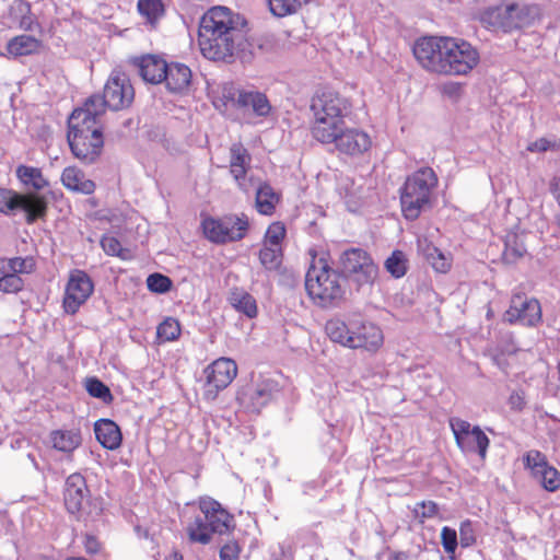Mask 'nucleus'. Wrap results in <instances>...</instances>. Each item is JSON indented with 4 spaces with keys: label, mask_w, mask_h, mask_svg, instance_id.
I'll list each match as a JSON object with an SVG mask.
<instances>
[{
    "label": "nucleus",
    "mask_w": 560,
    "mask_h": 560,
    "mask_svg": "<svg viewBox=\"0 0 560 560\" xmlns=\"http://www.w3.org/2000/svg\"><path fill=\"white\" fill-rule=\"evenodd\" d=\"M412 52L422 69L444 77L467 75L480 61L475 46L452 36H421L415 42Z\"/></svg>",
    "instance_id": "obj_1"
},
{
    "label": "nucleus",
    "mask_w": 560,
    "mask_h": 560,
    "mask_svg": "<svg viewBox=\"0 0 560 560\" xmlns=\"http://www.w3.org/2000/svg\"><path fill=\"white\" fill-rule=\"evenodd\" d=\"M245 21L224 5L208 9L199 21L197 42L201 55L231 62L244 38Z\"/></svg>",
    "instance_id": "obj_2"
},
{
    "label": "nucleus",
    "mask_w": 560,
    "mask_h": 560,
    "mask_svg": "<svg viewBox=\"0 0 560 560\" xmlns=\"http://www.w3.org/2000/svg\"><path fill=\"white\" fill-rule=\"evenodd\" d=\"M103 104L97 100L85 101L68 119L67 140L73 156L83 164H93L104 149L102 125Z\"/></svg>",
    "instance_id": "obj_3"
},
{
    "label": "nucleus",
    "mask_w": 560,
    "mask_h": 560,
    "mask_svg": "<svg viewBox=\"0 0 560 560\" xmlns=\"http://www.w3.org/2000/svg\"><path fill=\"white\" fill-rule=\"evenodd\" d=\"M310 132L317 142L330 145L347 125L351 114L349 98L332 89H320L311 98Z\"/></svg>",
    "instance_id": "obj_4"
},
{
    "label": "nucleus",
    "mask_w": 560,
    "mask_h": 560,
    "mask_svg": "<svg viewBox=\"0 0 560 560\" xmlns=\"http://www.w3.org/2000/svg\"><path fill=\"white\" fill-rule=\"evenodd\" d=\"M305 291L315 306L338 307L347 301L348 280L329 265L325 256L314 254L305 275Z\"/></svg>",
    "instance_id": "obj_5"
},
{
    "label": "nucleus",
    "mask_w": 560,
    "mask_h": 560,
    "mask_svg": "<svg viewBox=\"0 0 560 560\" xmlns=\"http://www.w3.org/2000/svg\"><path fill=\"white\" fill-rule=\"evenodd\" d=\"M328 338L349 349H361L375 353L384 342L382 329L363 318H350L348 322L331 318L325 324Z\"/></svg>",
    "instance_id": "obj_6"
},
{
    "label": "nucleus",
    "mask_w": 560,
    "mask_h": 560,
    "mask_svg": "<svg viewBox=\"0 0 560 560\" xmlns=\"http://www.w3.org/2000/svg\"><path fill=\"white\" fill-rule=\"evenodd\" d=\"M438 185L439 177L429 166L420 167L408 175L399 189L402 217L408 221H415L423 211L431 209Z\"/></svg>",
    "instance_id": "obj_7"
},
{
    "label": "nucleus",
    "mask_w": 560,
    "mask_h": 560,
    "mask_svg": "<svg viewBox=\"0 0 560 560\" xmlns=\"http://www.w3.org/2000/svg\"><path fill=\"white\" fill-rule=\"evenodd\" d=\"M200 514H196L186 526L191 542L207 545L213 534H228L234 529V517L219 501L200 497L197 501Z\"/></svg>",
    "instance_id": "obj_8"
},
{
    "label": "nucleus",
    "mask_w": 560,
    "mask_h": 560,
    "mask_svg": "<svg viewBox=\"0 0 560 560\" xmlns=\"http://www.w3.org/2000/svg\"><path fill=\"white\" fill-rule=\"evenodd\" d=\"M538 13L536 4L502 1L485 9L480 14V22L490 31L512 33L532 25Z\"/></svg>",
    "instance_id": "obj_9"
},
{
    "label": "nucleus",
    "mask_w": 560,
    "mask_h": 560,
    "mask_svg": "<svg viewBox=\"0 0 560 560\" xmlns=\"http://www.w3.org/2000/svg\"><path fill=\"white\" fill-rule=\"evenodd\" d=\"M249 228L250 222L245 213H229L222 217L206 215L201 220V230L205 237L218 245L243 240Z\"/></svg>",
    "instance_id": "obj_10"
},
{
    "label": "nucleus",
    "mask_w": 560,
    "mask_h": 560,
    "mask_svg": "<svg viewBox=\"0 0 560 560\" xmlns=\"http://www.w3.org/2000/svg\"><path fill=\"white\" fill-rule=\"evenodd\" d=\"M63 502L68 513L77 521L91 522L101 514V508L92 504L90 490L81 474H72L66 480Z\"/></svg>",
    "instance_id": "obj_11"
},
{
    "label": "nucleus",
    "mask_w": 560,
    "mask_h": 560,
    "mask_svg": "<svg viewBox=\"0 0 560 560\" xmlns=\"http://www.w3.org/2000/svg\"><path fill=\"white\" fill-rule=\"evenodd\" d=\"M36 270L33 256L0 257V293L18 295L25 289L24 276Z\"/></svg>",
    "instance_id": "obj_12"
},
{
    "label": "nucleus",
    "mask_w": 560,
    "mask_h": 560,
    "mask_svg": "<svg viewBox=\"0 0 560 560\" xmlns=\"http://www.w3.org/2000/svg\"><path fill=\"white\" fill-rule=\"evenodd\" d=\"M97 98L103 104L102 117L106 108L121 110L128 108L135 100V89L124 72L112 73L104 86L103 95H92L86 101Z\"/></svg>",
    "instance_id": "obj_13"
},
{
    "label": "nucleus",
    "mask_w": 560,
    "mask_h": 560,
    "mask_svg": "<svg viewBox=\"0 0 560 560\" xmlns=\"http://www.w3.org/2000/svg\"><path fill=\"white\" fill-rule=\"evenodd\" d=\"M220 101L224 107L252 110L259 117H266L271 112V104L265 93L257 90H240L232 84L223 85Z\"/></svg>",
    "instance_id": "obj_14"
},
{
    "label": "nucleus",
    "mask_w": 560,
    "mask_h": 560,
    "mask_svg": "<svg viewBox=\"0 0 560 560\" xmlns=\"http://www.w3.org/2000/svg\"><path fill=\"white\" fill-rule=\"evenodd\" d=\"M450 427L456 445L463 453H476L481 459L486 458L490 440L480 427H471L460 418H451Z\"/></svg>",
    "instance_id": "obj_15"
},
{
    "label": "nucleus",
    "mask_w": 560,
    "mask_h": 560,
    "mask_svg": "<svg viewBox=\"0 0 560 560\" xmlns=\"http://www.w3.org/2000/svg\"><path fill=\"white\" fill-rule=\"evenodd\" d=\"M206 389L203 398L214 400L219 392L225 389L237 375V364L230 358H219L205 369Z\"/></svg>",
    "instance_id": "obj_16"
},
{
    "label": "nucleus",
    "mask_w": 560,
    "mask_h": 560,
    "mask_svg": "<svg viewBox=\"0 0 560 560\" xmlns=\"http://www.w3.org/2000/svg\"><path fill=\"white\" fill-rule=\"evenodd\" d=\"M252 155L243 143H233L229 149V172L237 188L244 194L257 187L258 180L249 174Z\"/></svg>",
    "instance_id": "obj_17"
},
{
    "label": "nucleus",
    "mask_w": 560,
    "mask_h": 560,
    "mask_svg": "<svg viewBox=\"0 0 560 560\" xmlns=\"http://www.w3.org/2000/svg\"><path fill=\"white\" fill-rule=\"evenodd\" d=\"M94 291V283L83 270H72L65 288L62 307L67 314L74 315Z\"/></svg>",
    "instance_id": "obj_18"
},
{
    "label": "nucleus",
    "mask_w": 560,
    "mask_h": 560,
    "mask_svg": "<svg viewBox=\"0 0 560 560\" xmlns=\"http://www.w3.org/2000/svg\"><path fill=\"white\" fill-rule=\"evenodd\" d=\"M342 270L354 277L360 284L372 283L377 275L378 267L370 254L362 248H350L340 257Z\"/></svg>",
    "instance_id": "obj_19"
},
{
    "label": "nucleus",
    "mask_w": 560,
    "mask_h": 560,
    "mask_svg": "<svg viewBox=\"0 0 560 560\" xmlns=\"http://www.w3.org/2000/svg\"><path fill=\"white\" fill-rule=\"evenodd\" d=\"M331 145L338 154L355 159L363 156L372 149L373 140L365 130L346 125Z\"/></svg>",
    "instance_id": "obj_20"
},
{
    "label": "nucleus",
    "mask_w": 560,
    "mask_h": 560,
    "mask_svg": "<svg viewBox=\"0 0 560 560\" xmlns=\"http://www.w3.org/2000/svg\"><path fill=\"white\" fill-rule=\"evenodd\" d=\"M504 317L510 324L520 323L524 326L534 327L542 318L540 303L534 298L527 299L524 293H514Z\"/></svg>",
    "instance_id": "obj_21"
},
{
    "label": "nucleus",
    "mask_w": 560,
    "mask_h": 560,
    "mask_svg": "<svg viewBox=\"0 0 560 560\" xmlns=\"http://www.w3.org/2000/svg\"><path fill=\"white\" fill-rule=\"evenodd\" d=\"M279 390L280 387L276 380L270 376L261 375L254 387L241 392L237 396V399L242 405H245L255 411H259L260 408L272 400Z\"/></svg>",
    "instance_id": "obj_22"
},
{
    "label": "nucleus",
    "mask_w": 560,
    "mask_h": 560,
    "mask_svg": "<svg viewBox=\"0 0 560 560\" xmlns=\"http://www.w3.org/2000/svg\"><path fill=\"white\" fill-rule=\"evenodd\" d=\"M24 212L27 224H33L43 219L47 213V202L43 196L34 192L16 194L14 215Z\"/></svg>",
    "instance_id": "obj_23"
},
{
    "label": "nucleus",
    "mask_w": 560,
    "mask_h": 560,
    "mask_svg": "<svg viewBox=\"0 0 560 560\" xmlns=\"http://www.w3.org/2000/svg\"><path fill=\"white\" fill-rule=\"evenodd\" d=\"M60 180L62 186L73 194L90 196L96 190L95 182L88 178L85 172L77 165L65 167Z\"/></svg>",
    "instance_id": "obj_24"
},
{
    "label": "nucleus",
    "mask_w": 560,
    "mask_h": 560,
    "mask_svg": "<svg viewBox=\"0 0 560 560\" xmlns=\"http://www.w3.org/2000/svg\"><path fill=\"white\" fill-rule=\"evenodd\" d=\"M44 49L42 39L26 34L13 36L5 45V52L8 58H21L27 56L38 55Z\"/></svg>",
    "instance_id": "obj_25"
},
{
    "label": "nucleus",
    "mask_w": 560,
    "mask_h": 560,
    "mask_svg": "<svg viewBox=\"0 0 560 560\" xmlns=\"http://www.w3.org/2000/svg\"><path fill=\"white\" fill-rule=\"evenodd\" d=\"M281 198V194L276 191L268 182H259L255 194V209L261 215L271 217L276 213Z\"/></svg>",
    "instance_id": "obj_26"
},
{
    "label": "nucleus",
    "mask_w": 560,
    "mask_h": 560,
    "mask_svg": "<svg viewBox=\"0 0 560 560\" xmlns=\"http://www.w3.org/2000/svg\"><path fill=\"white\" fill-rule=\"evenodd\" d=\"M96 440L106 450H117L122 442L120 428L110 419H100L94 423Z\"/></svg>",
    "instance_id": "obj_27"
},
{
    "label": "nucleus",
    "mask_w": 560,
    "mask_h": 560,
    "mask_svg": "<svg viewBox=\"0 0 560 560\" xmlns=\"http://www.w3.org/2000/svg\"><path fill=\"white\" fill-rule=\"evenodd\" d=\"M138 68L141 78L149 83L158 84L163 82L167 70V63L164 59L147 55L138 59Z\"/></svg>",
    "instance_id": "obj_28"
},
{
    "label": "nucleus",
    "mask_w": 560,
    "mask_h": 560,
    "mask_svg": "<svg viewBox=\"0 0 560 560\" xmlns=\"http://www.w3.org/2000/svg\"><path fill=\"white\" fill-rule=\"evenodd\" d=\"M163 81L170 92L182 93L188 89L191 82V70L186 65L172 62L167 65Z\"/></svg>",
    "instance_id": "obj_29"
},
{
    "label": "nucleus",
    "mask_w": 560,
    "mask_h": 560,
    "mask_svg": "<svg viewBox=\"0 0 560 560\" xmlns=\"http://www.w3.org/2000/svg\"><path fill=\"white\" fill-rule=\"evenodd\" d=\"M229 302L237 312L246 315L248 318H255L258 314L255 298L244 289L234 288L231 290Z\"/></svg>",
    "instance_id": "obj_30"
},
{
    "label": "nucleus",
    "mask_w": 560,
    "mask_h": 560,
    "mask_svg": "<svg viewBox=\"0 0 560 560\" xmlns=\"http://www.w3.org/2000/svg\"><path fill=\"white\" fill-rule=\"evenodd\" d=\"M52 447L63 453H72L82 442L79 430H55L50 433Z\"/></svg>",
    "instance_id": "obj_31"
},
{
    "label": "nucleus",
    "mask_w": 560,
    "mask_h": 560,
    "mask_svg": "<svg viewBox=\"0 0 560 560\" xmlns=\"http://www.w3.org/2000/svg\"><path fill=\"white\" fill-rule=\"evenodd\" d=\"M137 10L151 27H156L166 13L163 0H138Z\"/></svg>",
    "instance_id": "obj_32"
},
{
    "label": "nucleus",
    "mask_w": 560,
    "mask_h": 560,
    "mask_svg": "<svg viewBox=\"0 0 560 560\" xmlns=\"http://www.w3.org/2000/svg\"><path fill=\"white\" fill-rule=\"evenodd\" d=\"M422 254L432 268L440 273H446L452 268L453 258L451 254H444L432 243H427L421 248Z\"/></svg>",
    "instance_id": "obj_33"
},
{
    "label": "nucleus",
    "mask_w": 560,
    "mask_h": 560,
    "mask_svg": "<svg viewBox=\"0 0 560 560\" xmlns=\"http://www.w3.org/2000/svg\"><path fill=\"white\" fill-rule=\"evenodd\" d=\"M16 176L24 186L31 187L36 191L48 186V180L38 167L20 165L16 168Z\"/></svg>",
    "instance_id": "obj_34"
},
{
    "label": "nucleus",
    "mask_w": 560,
    "mask_h": 560,
    "mask_svg": "<svg viewBox=\"0 0 560 560\" xmlns=\"http://www.w3.org/2000/svg\"><path fill=\"white\" fill-rule=\"evenodd\" d=\"M272 15L285 18L296 14L308 0H266Z\"/></svg>",
    "instance_id": "obj_35"
},
{
    "label": "nucleus",
    "mask_w": 560,
    "mask_h": 560,
    "mask_svg": "<svg viewBox=\"0 0 560 560\" xmlns=\"http://www.w3.org/2000/svg\"><path fill=\"white\" fill-rule=\"evenodd\" d=\"M385 269L392 277L399 279L402 278L408 270V259L406 254L400 249H395L390 256L385 260Z\"/></svg>",
    "instance_id": "obj_36"
},
{
    "label": "nucleus",
    "mask_w": 560,
    "mask_h": 560,
    "mask_svg": "<svg viewBox=\"0 0 560 560\" xmlns=\"http://www.w3.org/2000/svg\"><path fill=\"white\" fill-rule=\"evenodd\" d=\"M287 236L285 224L281 221L271 222L262 237V244L271 247H282Z\"/></svg>",
    "instance_id": "obj_37"
},
{
    "label": "nucleus",
    "mask_w": 560,
    "mask_h": 560,
    "mask_svg": "<svg viewBox=\"0 0 560 560\" xmlns=\"http://www.w3.org/2000/svg\"><path fill=\"white\" fill-rule=\"evenodd\" d=\"M283 248L262 244L258 254L260 264L269 270L277 269L282 261Z\"/></svg>",
    "instance_id": "obj_38"
},
{
    "label": "nucleus",
    "mask_w": 560,
    "mask_h": 560,
    "mask_svg": "<svg viewBox=\"0 0 560 560\" xmlns=\"http://www.w3.org/2000/svg\"><path fill=\"white\" fill-rule=\"evenodd\" d=\"M180 336V325L175 318H165L156 328V337L160 342L174 341Z\"/></svg>",
    "instance_id": "obj_39"
},
{
    "label": "nucleus",
    "mask_w": 560,
    "mask_h": 560,
    "mask_svg": "<svg viewBox=\"0 0 560 560\" xmlns=\"http://www.w3.org/2000/svg\"><path fill=\"white\" fill-rule=\"evenodd\" d=\"M539 482L541 487L548 492H556L560 489V472L551 465H547L538 471Z\"/></svg>",
    "instance_id": "obj_40"
},
{
    "label": "nucleus",
    "mask_w": 560,
    "mask_h": 560,
    "mask_svg": "<svg viewBox=\"0 0 560 560\" xmlns=\"http://www.w3.org/2000/svg\"><path fill=\"white\" fill-rule=\"evenodd\" d=\"M101 246L103 250L109 256H116L124 260L131 257L130 250L122 247L120 241L113 235H104L101 238Z\"/></svg>",
    "instance_id": "obj_41"
},
{
    "label": "nucleus",
    "mask_w": 560,
    "mask_h": 560,
    "mask_svg": "<svg viewBox=\"0 0 560 560\" xmlns=\"http://www.w3.org/2000/svg\"><path fill=\"white\" fill-rule=\"evenodd\" d=\"M85 388L90 396L98 398L105 404H110L114 399L109 387L96 377L88 378Z\"/></svg>",
    "instance_id": "obj_42"
},
{
    "label": "nucleus",
    "mask_w": 560,
    "mask_h": 560,
    "mask_svg": "<svg viewBox=\"0 0 560 560\" xmlns=\"http://www.w3.org/2000/svg\"><path fill=\"white\" fill-rule=\"evenodd\" d=\"M548 460L545 454L540 451L532 450L524 456V465L530 469L534 477H538V471L548 465Z\"/></svg>",
    "instance_id": "obj_43"
},
{
    "label": "nucleus",
    "mask_w": 560,
    "mask_h": 560,
    "mask_svg": "<svg viewBox=\"0 0 560 560\" xmlns=\"http://www.w3.org/2000/svg\"><path fill=\"white\" fill-rule=\"evenodd\" d=\"M412 513L415 518L423 523L427 518H433L439 514V506L431 500L421 501L415 505Z\"/></svg>",
    "instance_id": "obj_44"
},
{
    "label": "nucleus",
    "mask_w": 560,
    "mask_h": 560,
    "mask_svg": "<svg viewBox=\"0 0 560 560\" xmlns=\"http://www.w3.org/2000/svg\"><path fill=\"white\" fill-rule=\"evenodd\" d=\"M16 194L14 189L0 188V213L7 217L14 215Z\"/></svg>",
    "instance_id": "obj_45"
},
{
    "label": "nucleus",
    "mask_w": 560,
    "mask_h": 560,
    "mask_svg": "<svg viewBox=\"0 0 560 560\" xmlns=\"http://www.w3.org/2000/svg\"><path fill=\"white\" fill-rule=\"evenodd\" d=\"M148 289L155 293H165L172 288V280L162 273H152L147 279Z\"/></svg>",
    "instance_id": "obj_46"
},
{
    "label": "nucleus",
    "mask_w": 560,
    "mask_h": 560,
    "mask_svg": "<svg viewBox=\"0 0 560 560\" xmlns=\"http://www.w3.org/2000/svg\"><path fill=\"white\" fill-rule=\"evenodd\" d=\"M441 542L444 548V551L450 556L451 559H454V555L457 548V534L456 530L444 526L441 530Z\"/></svg>",
    "instance_id": "obj_47"
},
{
    "label": "nucleus",
    "mask_w": 560,
    "mask_h": 560,
    "mask_svg": "<svg viewBox=\"0 0 560 560\" xmlns=\"http://www.w3.org/2000/svg\"><path fill=\"white\" fill-rule=\"evenodd\" d=\"M19 7L20 11L23 13L19 20V27L25 32H31L35 27H38L39 24L36 18L32 14L30 5L27 3L20 2Z\"/></svg>",
    "instance_id": "obj_48"
},
{
    "label": "nucleus",
    "mask_w": 560,
    "mask_h": 560,
    "mask_svg": "<svg viewBox=\"0 0 560 560\" xmlns=\"http://www.w3.org/2000/svg\"><path fill=\"white\" fill-rule=\"evenodd\" d=\"M559 145L555 141H550L547 138H539L527 145V151L529 152H546L548 150L558 149Z\"/></svg>",
    "instance_id": "obj_49"
},
{
    "label": "nucleus",
    "mask_w": 560,
    "mask_h": 560,
    "mask_svg": "<svg viewBox=\"0 0 560 560\" xmlns=\"http://www.w3.org/2000/svg\"><path fill=\"white\" fill-rule=\"evenodd\" d=\"M83 547H84L85 552L91 557L100 553L103 549V545L98 540V538L91 534L84 535Z\"/></svg>",
    "instance_id": "obj_50"
},
{
    "label": "nucleus",
    "mask_w": 560,
    "mask_h": 560,
    "mask_svg": "<svg viewBox=\"0 0 560 560\" xmlns=\"http://www.w3.org/2000/svg\"><path fill=\"white\" fill-rule=\"evenodd\" d=\"M241 552V548L236 541H229L223 545L220 549L221 560H237Z\"/></svg>",
    "instance_id": "obj_51"
},
{
    "label": "nucleus",
    "mask_w": 560,
    "mask_h": 560,
    "mask_svg": "<svg viewBox=\"0 0 560 560\" xmlns=\"http://www.w3.org/2000/svg\"><path fill=\"white\" fill-rule=\"evenodd\" d=\"M459 535H460V545H462V547H469L472 544H475V541H476L469 522L463 523L460 525Z\"/></svg>",
    "instance_id": "obj_52"
},
{
    "label": "nucleus",
    "mask_w": 560,
    "mask_h": 560,
    "mask_svg": "<svg viewBox=\"0 0 560 560\" xmlns=\"http://www.w3.org/2000/svg\"><path fill=\"white\" fill-rule=\"evenodd\" d=\"M510 408L513 411H522L526 406L525 395L523 392H513L508 400Z\"/></svg>",
    "instance_id": "obj_53"
},
{
    "label": "nucleus",
    "mask_w": 560,
    "mask_h": 560,
    "mask_svg": "<svg viewBox=\"0 0 560 560\" xmlns=\"http://www.w3.org/2000/svg\"><path fill=\"white\" fill-rule=\"evenodd\" d=\"M442 92L451 97H457L463 92V85L457 82H450L442 85Z\"/></svg>",
    "instance_id": "obj_54"
},
{
    "label": "nucleus",
    "mask_w": 560,
    "mask_h": 560,
    "mask_svg": "<svg viewBox=\"0 0 560 560\" xmlns=\"http://www.w3.org/2000/svg\"><path fill=\"white\" fill-rule=\"evenodd\" d=\"M550 192L557 200L559 207H560V177H555L550 182Z\"/></svg>",
    "instance_id": "obj_55"
},
{
    "label": "nucleus",
    "mask_w": 560,
    "mask_h": 560,
    "mask_svg": "<svg viewBox=\"0 0 560 560\" xmlns=\"http://www.w3.org/2000/svg\"><path fill=\"white\" fill-rule=\"evenodd\" d=\"M392 560H416V556L408 551H397L392 555Z\"/></svg>",
    "instance_id": "obj_56"
},
{
    "label": "nucleus",
    "mask_w": 560,
    "mask_h": 560,
    "mask_svg": "<svg viewBox=\"0 0 560 560\" xmlns=\"http://www.w3.org/2000/svg\"><path fill=\"white\" fill-rule=\"evenodd\" d=\"M504 255H505L506 258H510L511 256H513V257H522L523 253L516 252L515 249H506Z\"/></svg>",
    "instance_id": "obj_57"
},
{
    "label": "nucleus",
    "mask_w": 560,
    "mask_h": 560,
    "mask_svg": "<svg viewBox=\"0 0 560 560\" xmlns=\"http://www.w3.org/2000/svg\"><path fill=\"white\" fill-rule=\"evenodd\" d=\"M166 560H184L183 558V555L177 551V550H174L168 557Z\"/></svg>",
    "instance_id": "obj_58"
},
{
    "label": "nucleus",
    "mask_w": 560,
    "mask_h": 560,
    "mask_svg": "<svg viewBox=\"0 0 560 560\" xmlns=\"http://www.w3.org/2000/svg\"><path fill=\"white\" fill-rule=\"evenodd\" d=\"M86 203H88L91 208H96V207H98V200H97L96 198H94V197L89 198V199L86 200Z\"/></svg>",
    "instance_id": "obj_59"
},
{
    "label": "nucleus",
    "mask_w": 560,
    "mask_h": 560,
    "mask_svg": "<svg viewBox=\"0 0 560 560\" xmlns=\"http://www.w3.org/2000/svg\"><path fill=\"white\" fill-rule=\"evenodd\" d=\"M66 560H89V559H86L84 557H69Z\"/></svg>",
    "instance_id": "obj_60"
}]
</instances>
